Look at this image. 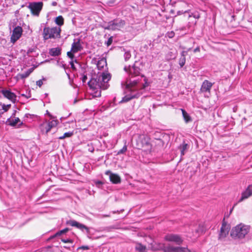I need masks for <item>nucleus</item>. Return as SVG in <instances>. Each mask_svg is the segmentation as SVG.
<instances>
[{"label":"nucleus","mask_w":252,"mask_h":252,"mask_svg":"<svg viewBox=\"0 0 252 252\" xmlns=\"http://www.w3.org/2000/svg\"><path fill=\"white\" fill-rule=\"evenodd\" d=\"M66 224L72 226L76 227L82 230L85 229L88 233L89 232V229L86 226L83 224L80 223L74 220H69L66 222Z\"/></svg>","instance_id":"dca6fc26"},{"label":"nucleus","mask_w":252,"mask_h":252,"mask_svg":"<svg viewBox=\"0 0 252 252\" xmlns=\"http://www.w3.org/2000/svg\"><path fill=\"white\" fill-rule=\"evenodd\" d=\"M181 111L182 112V115L184 117V119L186 123H189L191 121V119L189 115L187 113V112L183 109H181Z\"/></svg>","instance_id":"b1692460"},{"label":"nucleus","mask_w":252,"mask_h":252,"mask_svg":"<svg viewBox=\"0 0 252 252\" xmlns=\"http://www.w3.org/2000/svg\"><path fill=\"white\" fill-rule=\"evenodd\" d=\"M188 54V52L186 51H183L181 53V58L179 60V64L180 67H183L186 63V56Z\"/></svg>","instance_id":"6ab92c4d"},{"label":"nucleus","mask_w":252,"mask_h":252,"mask_svg":"<svg viewBox=\"0 0 252 252\" xmlns=\"http://www.w3.org/2000/svg\"><path fill=\"white\" fill-rule=\"evenodd\" d=\"M250 229V225L241 223L232 229L230 235L235 239H242L249 233Z\"/></svg>","instance_id":"7ed1b4c3"},{"label":"nucleus","mask_w":252,"mask_h":252,"mask_svg":"<svg viewBox=\"0 0 252 252\" xmlns=\"http://www.w3.org/2000/svg\"><path fill=\"white\" fill-rule=\"evenodd\" d=\"M149 85V83L147 81V80L142 76L139 77L137 79L133 78L131 79L129 82L126 83V87L129 89L131 92H137V93L134 94L125 96L120 102H126L132 98L138 97L143 94L144 90Z\"/></svg>","instance_id":"f257e3e1"},{"label":"nucleus","mask_w":252,"mask_h":252,"mask_svg":"<svg viewBox=\"0 0 252 252\" xmlns=\"http://www.w3.org/2000/svg\"><path fill=\"white\" fill-rule=\"evenodd\" d=\"M76 102H77V100L75 99V100H74V103H76Z\"/></svg>","instance_id":"8fccbe9b"},{"label":"nucleus","mask_w":252,"mask_h":252,"mask_svg":"<svg viewBox=\"0 0 252 252\" xmlns=\"http://www.w3.org/2000/svg\"><path fill=\"white\" fill-rule=\"evenodd\" d=\"M213 86V84L209 82L208 80H205L202 83L200 91L201 92H208L210 93L211 89Z\"/></svg>","instance_id":"f3484780"},{"label":"nucleus","mask_w":252,"mask_h":252,"mask_svg":"<svg viewBox=\"0 0 252 252\" xmlns=\"http://www.w3.org/2000/svg\"><path fill=\"white\" fill-rule=\"evenodd\" d=\"M112 42V39L111 37L109 38L107 42V46H109L110 45V44H111Z\"/></svg>","instance_id":"4c0bfd02"},{"label":"nucleus","mask_w":252,"mask_h":252,"mask_svg":"<svg viewBox=\"0 0 252 252\" xmlns=\"http://www.w3.org/2000/svg\"><path fill=\"white\" fill-rule=\"evenodd\" d=\"M22 32L23 29L21 27H16L12 31V33L10 37V41L14 43L21 37Z\"/></svg>","instance_id":"ddd939ff"},{"label":"nucleus","mask_w":252,"mask_h":252,"mask_svg":"<svg viewBox=\"0 0 252 252\" xmlns=\"http://www.w3.org/2000/svg\"><path fill=\"white\" fill-rule=\"evenodd\" d=\"M43 84V82H42V80L40 79V80H39L38 81H37L36 82V85L37 86H38L39 87H41V86Z\"/></svg>","instance_id":"e433bc0d"},{"label":"nucleus","mask_w":252,"mask_h":252,"mask_svg":"<svg viewBox=\"0 0 252 252\" xmlns=\"http://www.w3.org/2000/svg\"><path fill=\"white\" fill-rule=\"evenodd\" d=\"M234 207V206L232 207V208L231 209L230 211V213H231V212L232 211L233 208Z\"/></svg>","instance_id":"49530a36"},{"label":"nucleus","mask_w":252,"mask_h":252,"mask_svg":"<svg viewBox=\"0 0 252 252\" xmlns=\"http://www.w3.org/2000/svg\"><path fill=\"white\" fill-rule=\"evenodd\" d=\"M96 65L99 70H101L102 68H103L104 66H106L107 63L106 59H105L104 58H100L97 62Z\"/></svg>","instance_id":"aec40b11"},{"label":"nucleus","mask_w":252,"mask_h":252,"mask_svg":"<svg viewBox=\"0 0 252 252\" xmlns=\"http://www.w3.org/2000/svg\"><path fill=\"white\" fill-rule=\"evenodd\" d=\"M23 124V123H22V122H21V123H20L19 124V126H22Z\"/></svg>","instance_id":"de8ad7c7"},{"label":"nucleus","mask_w":252,"mask_h":252,"mask_svg":"<svg viewBox=\"0 0 252 252\" xmlns=\"http://www.w3.org/2000/svg\"><path fill=\"white\" fill-rule=\"evenodd\" d=\"M125 24L126 23L124 20L119 19H115L109 22L107 26L105 27V29L113 31L119 30L124 27Z\"/></svg>","instance_id":"1a4fd4ad"},{"label":"nucleus","mask_w":252,"mask_h":252,"mask_svg":"<svg viewBox=\"0 0 252 252\" xmlns=\"http://www.w3.org/2000/svg\"><path fill=\"white\" fill-rule=\"evenodd\" d=\"M33 68H31L26 71L25 72L20 75L22 79H24L28 77L30 74L33 71Z\"/></svg>","instance_id":"a878e982"},{"label":"nucleus","mask_w":252,"mask_h":252,"mask_svg":"<svg viewBox=\"0 0 252 252\" xmlns=\"http://www.w3.org/2000/svg\"><path fill=\"white\" fill-rule=\"evenodd\" d=\"M188 145L187 144L185 143V142H183L182 144L180 145L179 147V149L181 151V157L183 156L186 152L188 150Z\"/></svg>","instance_id":"5701e85b"},{"label":"nucleus","mask_w":252,"mask_h":252,"mask_svg":"<svg viewBox=\"0 0 252 252\" xmlns=\"http://www.w3.org/2000/svg\"><path fill=\"white\" fill-rule=\"evenodd\" d=\"M111 79V75L108 73L103 72L97 74L96 78H93L88 83L91 89L94 91L93 95L94 97L101 96V89H107L109 85L108 82Z\"/></svg>","instance_id":"f03ea898"},{"label":"nucleus","mask_w":252,"mask_h":252,"mask_svg":"<svg viewBox=\"0 0 252 252\" xmlns=\"http://www.w3.org/2000/svg\"><path fill=\"white\" fill-rule=\"evenodd\" d=\"M164 239L167 241L173 242L179 245L182 244L183 242L182 238L177 234H168L165 236Z\"/></svg>","instance_id":"f8f14e48"},{"label":"nucleus","mask_w":252,"mask_h":252,"mask_svg":"<svg viewBox=\"0 0 252 252\" xmlns=\"http://www.w3.org/2000/svg\"><path fill=\"white\" fill-rule=\"evenodd\" d=\"M199 52H200V48L199 47H196V48H195L193 50L194 53Z\"/></svg>","instance_id":"a19ab883"},{"label":"nucleus","mask_w":252,"mask_h":252,"mask_svg":"<svg viewBox=\"0 0 252 252\" xmlns=\"http://www.w3.org/2000/svg\"><path fill=\"white\" fill-rule=\"evenodd\" d=\"M88 150L91 152H93L94 151V148L93 147H91V148H89Z\"/></svg>","instance_id":"c03bdc74"},{"label":"nucleus","mask_w":252,"mask_h":252,"mask_svg":"<svg viewBox=\"0 0 252 252\" xmlns=\"http://www.w3.org/2000/svg\"><path fill=\"white\" fill-rule=\"evenodd\" d=\"M71 51L73 53H77L81 51L83 47L80 43V39H78L77 41H74L71 45Z\"/></svg>","instance_id":"a211bd4d"},{"label":"nucleus","mask_w":252,"mask_h":252,"mask_svg":"<svg viewBox=\"0 0 252 252\" xmlns=\"http://www.w3.org/2000/svg\"><path fill=\"white\" fill-rule=\"evenodd\" d=\"M110 216L108 215H104V217H109Z\"/></svg>","instance_id":"09e8293b"},{"label":"nucleus","mask_w":252,"mask_h":252,"mask_svg":"<svg viewBox=\"0 0 252 252\" xmlns=\"http://www.w3.org/2000/svg\"><path fill=\"white\" fill-rule=\"evenodd\" d=\"M105 174L109 176L110 181L112 183L117 184L121 183V178L118 174L113 173L109 170L106 171Z\"/></svg>","instance_id":"2eb2a0df"},{"label":"nucleus","mask_w":252,"mask_h":252,"mask_svg":"<svg viewBox=\"0 0 252 252\" xmlns=\"http://www.w3.org/2000/svg\"><path fill=\"white\" fill-rule=\"evenodd\" d=\"M246 190L252 195V185L249 186Z\"/></svg>","instance_id":"c9c22d12"},{"label":"nucleus","mask_w":252,"mask_h":252,"mask_svg":"<svg viewBox=\"0 0 252 252\" xmlns=\"http://www.w3.org/2000/svg\"><path fill=\"white\" fill-rule=\"evenodd\" d=\"M43 3L41 1L32 2L29 3L28 8L33 16L38 17L42 9Z\"/></svg>","instance_id":"0eeeda50"},{"label":"nucleus","mask_w":252,"mask_h":252,"mask_svg":"<svg viewBox=\"0 0 252 252\" xmlns=\"http://www.w3.org/2000/svg\"><path fill=\"white\" fill-rule=\"evenodd\" d=\"M230 229V225L223 221L220 229L219 240L220 241L224 240L225 237L228 235Z\"/></svg>","instance_id":"9b49d317"},{"label":"nucleus","mask_w":252,"mask_h":252,"mask_svg":"<svg viewBox=\"0 0 252 252\" xmlns=\"http://www.w3.org/2000/svg\"><path fill=\"white\" fill-rule=\"evenodd\" d=\"M61 53V49L59 48H53L50 49L49 54L52 56H58Z\"/></svg>","instance_id":"412c9836"},{"label":"nucleus","mask_w":252,"mask_h":252,"mask_svg":"<svg viewBox=\"0 0 252 252\" xmlns=\"http://www.w3.org/2000/svg\"><path fill=\"white\" fill-rule=\"evenodd\" d=\"M208 226L205 222H194L190 225V229L192 233H195L198 236L205 233L208 229Z\"/></svg>","instance_id":"423d86ee"},{"label":"nucleus","mask_w":252,"mask_h":252,"mask_svg":"<svg viewBox=\"0 0 252 252\" xmlns=\"http://www.w3.org/2000/svg\"><path fill=\"white\" fill-rule=\"evenodd\" d=\"M0 92L3 94L4 97L11 101L12 102L15 103L16 101V94L11 92L10 90H2Z\"/></svg>","instance_id":"4468645a"},{"label":"nucleus","mask_w":252,"mask_h":252,"mask_svg":"<svg viewBox=\"0 0 252 252\" xmlns=\"http://www.w3.org/2000/svg\"><path fill=\"white\" fill-rule=\"evenodd\" d=\"M73 133V132H65L63 134V135L62 136H60L59 137V139H63L67 137H70L71 136H72Z\"/></svg>","instance_id":"c85d7f7f"},{"label":"nucleus","mask_w":252,"mask_h":252,"mask_svg":"<svg viewBox=\"0 0 252 252\" xmlns=\"http://www.w3.org/2000/svg\"><path fill=\"white\" fill-rule=\"evenodd\" d=\"M10 107H11V104H7V105H5L4 104H2V110H3V112H1V113H3L4 112L7 111Z\"/></svg>","instance_id":"2f4dec72"},{"label":"nucleus","mask_w":252,"mask_h":252,"mask_svg":"<svg viewBox=\"0 0 252 252\" xmlns=\"http://www.w3.org/2000/svg\"><path fill=\"white\" fill-rule=\"evenodd\" d=\"M58 124L57 120H52L48 123H43L40 126L41 131L43 133L47 134L53 127H56Z\"/></svg>","instance_id":"9d476101"},{"label":"nucleus","mask_w":252,"mask_h":252,"mask_svg":"<svg viewBox=\"0 0 252 252\" xmlns=\"http://www.w3.org/2000/svg\"><path fill=\"white\" fill-rule=\"evenodd\" d=\"M15 112H16V111H15V112H14V113H13V114H12V116L15 115Z\"/></svg>","instance_id":"3c124183"},{"label":"nucleus","mask_w":252,"mask_h":252,"mask_svg":"<svg viewBox=\"0 0 252 252\" xmlns=\"http://www.w3.org/2000/svg\"><path fill=\"white\" fill-rule=\"evenodd\" d=\"M61 29L60 27H45L43 30L42 36L44 40L49 39H59L61 38Z\"/></svg>","instance_id":"20e7f679"},{"label":"nucleus","mask_w":252,"mask_h":252,"mask_svg":"<svg viewBox=\"0 0 252 252\" xmlns=\"http://www.w3.org/2000/svg\"><path fill=\"white\" fill-rule=\"evenodd\" d=\"M87 75H83V76L82 77V82L83 83H85L86 80H87Z\"/></svg>","instance_id":"ea45409f"},{"label":"nucleus","mask_w":252,"mask_h":252,"mask_svg":"<svg viewBox=\"0 0 252 252\" xmlns=\"http://www.w3.org/2000/svg\"><path fill=\"white\" fill-rule=\"evenodd\" d=\"M62 241L64 243H69L70 242V240H69V239H66V240H65V239H62Z\"/></svg>","instance_id":"37998d69"},{"label":"nucleus","mask_w":252,"mask_h":252,"mask_svg":"<svg viewBox=\"0 0 252 252\" xmlns=\"http://www.w3.org/2000/svg\"><path fill=\"white\" fill-rule=\"evenodd\" d=\"M127 150L126 146H124L123 148L118 152V154L124 153Z\"/></svg>","instance_id":"473e14b6"},{"label":"nucleus","mask_w":252,"mask_h":252,"mask_svg":"<svg viewBox=\"0 0 252 252\" xmlns=\"http://www.w3.org/2000/svg\"><path fill=\"white\" fill-rule=\"evenodd\" d=\"M124 56L125 61H127L131 58L130 52L129 51H126Z\"/></svg>","instance_id":"7c9ffc66"},{"label":"nucleus","mask_w":252,"mask_h":252,"mask_svg":"<svg viewBox=\"0 0 252 252\" xmlns=\"http://www.w3.org/2000/svg\"><path fill=\"white\" fill-rule=\"evenodd\" d=\"M69 230V229L68 228H65L62 230H60L58 232H57L53 236V237L60 236L62 235L63 234L65 233Z\"/></svg>","instance_id":"c756f323"},{"label":"nucleus","mask_w":252,"mask_h":252,"mask_svg":"<svg viewBox=\"0 0 252 252\" xmlns=\"http://www.w3.org/2000/svg\"><path fill=\"white\" fill-rule=\"evenodd\" d=\"M102 182H101V181H97V182H96V185H102Z\"/></svg>","instance_id":"a18cd8bd"},{"label":"nucleus","mask_w":252,"mask_h":252,"mask_svg":"<svg viewBox=\"0 0 252 252\" xmlns=\"http://www.w3.org/2000/svg\"><path fill=\"white\" fill-rule=\"evenodd\" d=\"M73 53L71 50L67 53V55L69 58L73 59L74 57Z\"/></svg>","instance_id":"72a5a7b5"},{"label":"nucleus","mask_w":252,"mask_h":252,"mask_svg":"<svg viewBox=\"0 0 252 252\" xmlns=\"http://www.w3.org/2000/svg\"><path fill=\"white\" fill-rule=\"evenodd\" d=\"M146 247L141 243H137L135 246V249L139 252H144L146 250Z\"/></svg>","instance_id":"bb28decb"},{"label":"nucleus","mask_w":252,"mask_h":252,"mask_svg":"<svg viewBox=\"0 0 252 252\" xmlns=\"http://www.w3.org/2000/svg\"><path fill=\"white\" fill-rule=\"evenodd\" d=\"M80 249L84 250H87L89 249V248L87 246H83L80 248Z\"/></svg>","instance_id":"58836bf2"},{"label":"nucleus","mask_w":252,"mask_h":252,"mask_svg":"<svg viewBox=\"0 0 252 252\" xmlns=\"http://www.w3.org/2000/svg\"><path fill=\"white\" fill-rule=\"evenodd\" d=\"M153 251L162 250L164 252H195V251L189 250L188 248L173 246L168 245L165 246L164 244H159L158 246L151 247Z\"/></svg>","instance_id":"39448f33"},{"label":"nucleus","mask_w":252,"mask_h":252,"mask_svg":"<svg viewBox=\"0 0 252 252\" xmlns=\"http://www.w3.org/2000/svg\"><path fill=\"white\" fill-rule=\"evenodd\" d=\"M70 64L71 68L73 69H75V67L74 64L73 63V61L70 62Z\"/></svg>","instance_id":"79ce46f5"},{"label":"nucleus","mask_w":252,"mask_h":252,"mask_svg":"<svg viewBox=\"0 0 252 252\" xmlns=\"http://www.w3.org/2000/svg\"><path fill=\"white\" fill-rule=\"evenodd\" d=\"M124 70L127 72H128L129 75H131V77L129 79H127L126 83L127 82H129L130 80L133 78L137 79L139 77L142 76L145 78L146 80V78L143 75H139L140 74V68L139 67L136 66L135 65H132L131 67H126L125 66L124 67ZM148 82V80H147Z\"/></svg>","instance_id":"6e6552de"},{"label":"nucleus","mask_w":252,"mask_h":252,"mask_svg":"<svg viewBox=\"0 0 252 252\" xmlns=\"http://www.w3.org/2000/svg\"><path fill=\"white\" fill-rule=\"evenodd\" d=\"M55 22L58 25L61 26L63 24V18L62 16H59L56 17Z\"/></svg>","instance_id":"cd10ccee"},{"label":"nucleus","mask_w":252,"mask_h":252,"mask_svg":"<svg viewBox=\"0 0 252 252\" xmlns=\"http://www.w3.org/2000/svg\"><path fill=\"white\" fill-rule=\"evenodd\" d=\"M167 35L169 38H171L174 36L175 33L173 31H171V32H168L167 33Z\"/></svg>","instance_id":"f704fd0d"},{"label":"nucleus","mask_w":252,"mask_h":252,"mask_svg":"<svg viewBox=\"0 0 252 252\" xmlns=\"http://www.w3.org/2000/svg\"><path fill=\"white\" fill-rule=\"evenodd\" d=\"M251 196V193H250L246 189L245 191L243 192L242 193V196L241 198L239 200V202H240L243 201L244 199L248 198L249 197Z\"/></svg>","instance_id":"393cba45"},{"label":"nucleus","mask_w":252,"mask_h":252,"mask_svg":"<svg viewBox=\"0 0 252 252\" xmlns=\"http://www.w3.org/2000/svg\"><path fill=\"white\" fill-rule=\"evenodd\" d=\"M20 122V120L19 118H16L14 119L11 120L10 118L8 119L6 123L12 126H15L19 123Z\"/></svg>","instance_id":"4be33fe9"}]
</instances>
